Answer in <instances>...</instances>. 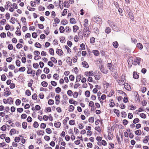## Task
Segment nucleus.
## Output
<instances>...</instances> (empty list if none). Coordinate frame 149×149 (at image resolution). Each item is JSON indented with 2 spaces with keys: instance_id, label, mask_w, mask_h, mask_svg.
<instances>
[{
  "instance_id": "f257e3e1",
  "label": "nucleus",
  "mask_w": 149,
  "mask_h": 149,
  "mask_svg": "<svg viewBox=\"0 0 149 149\" xmlns=\"http://www.w3.org/2000/svg\"><path fill=\"white\" fill-rule=\"evenodd\" d=\"M108 23L109 24V26L112 28L113 30L116 31H118L119 29L115 25V23L109 20H108Z\"/></svg>"
},
{
  "instance_id": "f03ea898",
  "label": "nucleus",
  "mask_w": 149,
  "mask_h": 149,
  "mask_svg": "<svg viewBox=\"0 0 149 149\" xmlns=\"http://www.w3.org/2000/svg\"><path fill=\"white\" fill-rule=\"evenodd\" d=\"M93 19L94 22L99 24H101L102 22V19L98 16H95L93 17Z\"/></svg>"
},
{
  "instance_id": "7ed1b4c3",
  "label": "nucleus",
  "mask_w": 149,
  "mask_h": 149,
  "mask_svg": "<svg viewBox=\"0 0 149 149\" xmlns=\"http://www.w3.org/2000/svg\"><path fill=\"white\" fill-rule=\"evenodd\" d=\"M125 76L124 74H123L121 77L120 79L118 80V83L119 85H123L125 84Z\"/></svg>"
},
{
  "instance_id": "20e7f679",
  "label": "nucleus",
  "mask_w": 149,
  "mask_h": 149,
  "mask_svg": "<svg viewBox=\"0 0 149 149\" xmlns=\"http://www.w3.org/2000/svg\"><path fill=\"white\" fill-rule=\"evenodd\" d=\"M142 60V59L140 58L136 57L134 59V65H140Z\"/></svg>"
},
{
  "instance_id": "39448f33",
  "label": "nucleus",
  "mask_w": 149,
  "mask_h": 149,
  "mask_svg": "<svg viewBox=\"0 0 149 149\" xmlns=\"http://www.w3.org/2000/svg\"><path fill=\"white\" fill-rule=\"evenodd\" d=\"M84 26L85 27L84 29V30L88 29V27H87L88 26V20L87 19H85L84 20Z\"/></svg>"
},
{
  "instance_id": "423d86ee",
  "label": "nucleus",
  "mask_w": 149,
  "mask_h": 149,
  "mask_svg": "<svg viewBox=\"0 0 149 149\" xmlns=\"http://www.w3.org/2000/svg\"><path fill=\"white\" fill-rule=\"evenodd\" d=\"M9 89V88H7L4 89V91H5L3 95L4 96L7 97L11 94V92L8 91Z\"/></svg>"
},
{
  "instance_id": "0eeeda50",
  "label": "nucleus",
  "mask_w": 149,
  "mask_h": 149,
  "mask_svg": "<svg viewBox=\"0 0 149 149\" xmlns=\"http://www.w3.org/2000/svg\"><path fill=\"white\" fill-rule=\"evenodd\" d=\"M124 85V87L125 89L128 91L131 90V87L128 83L125 84Z\"/></svg>"
},
{
  "instance_id": "6e6552de",
  "label": "nucleus",
  "mask_w": 149,
  "mask_h": 149,
  "mask_svg": "<svg viewBox=\"0 0 149 149\" xmlns=\"http://www.w3.org/2000/svg\"><path fill=\"white\" fill-rule=\"evenodd\" d=\"M129 63L128 61V63L129 66H130V67H131L132 64H133L134 65V62H133V58H129Z\"/></svg>"
},
{
  "instance_id": "1a4fd4ad",
  "label": "nucleus",
  "mask_w": 149,
  "mask_h": 149,
  "mask_svg": "<svg viewBox=\"0 0 149 149\" xmlns=\"http://www.w3.org/2000/svg\"><path fill=\"white\" fill-rule=\"evenodd\" d=\"M93 71L86 72H85V74L87 76H91L93 75Z\"/></svg>"
},
{
  "instance_id": "9d476101",
  "label": "nucleus",
  "mask_w": 149,
  "mask_h": 149,
  "mask_svg": "<svg viewBox=\"0 0 149 149\" xmlns=\"http://www.w3.org/2000/svg\"><path fill=\"white\" fill-rule=\"evenodd\" d=\"M100 71L102 73L105 74H106L107 73V71L106 70H105L104 68V67L103 66L101 65L100 67Z\"/></svg>"
},
{
  "instance_id": "9b49d317",
  "label": "nucleus",
  "mask_w": 149,
  "mask_h": 149,
  "mask_svg": "<svg viewBox=\"0 0 149 149\" xmlns=\"http://www.w3.org/2000/svg\"><path fill=\"white\" fill-rule=\"evenodd\" d=\"M135 100L136 102L139 103L140 102V98L138 93L136 95L135 97Z\"/></svg>"
},
{
  "instance_id": "f8f14e48",
  "label": "nucleus",
  "mask_w": 149,
  "mask_h": 149,
  "mask_svg": "<svg viewBox=\"0 0 149 149\" xmlns=\"http://www.w3.org/2000/svg\"><path fill=\"white\" fill-rule=\"evenodd\" d=\"M89 29L85 30H86L85 31H84V34L85 35V36L87 37L88 36L89 34L90 33V31L89 30Z\"/></svg>"
},
{
  "instance_id": "ddd939ff",
  "label": "nucleus",
  "mask_w": 149,
  "mask_h": 149,
  "mask_svg": "<svg viewBox=\"0 0 149 149\" xmlns=\"http://www.w3.org/2000/svg\"><path fill=\"white\" fill-rule=\"evenodd\" d=\"M16 133V131L14 128L11 129L10 131V135H12Z\"/></svg>"
},
{
  "instance_id": "4468645a",
  "label": "nucleus",
  "mask_w": 149,
  "mask_h": 149,
  "mask_svg": "<svg viewBox=\"0 0 149 149\" xmlns=\"http://www.w3.org/2000/svg\"><path fill=\"white\" fill-rule=\"evenodd\" d=\"M56 53L59 55H62L63 54V52L61 49H58L57 50Z\"/></svg>"
},
{
  "instance_id": "2eb2a0df",
  "label": "nucleus",
  "mask_w": 149,
  "mask_h": 149,
  "mask_svg": "<svg viewBox=\"0 0 149 149\" xmlns=\"http://www.w3.org/2000/svg\"><path fill=\"white\" fill-rule=\"evenodd\" d=\"M107 67L109 68V69L111 71H112L113 70V68H112V65L110 63H109L107 64Z\"/></svg>"
},
{
  "instance_id": "dca6fc26",
  "label": "nucleus",
  "mask_w": 149,
  "mask_h": 149,
  "mask_svg": "<svg viewBox=\"0 0 149 149\" xmlns=\"http://www.w3.org/2000/svg\"><path fill=\"white\" fill-rule=\"evenodd\" d=\"M136 47L139 49L141 50L143 48L142 45L141 43H137L136 45Z\"/></svg>"
},
{
  "instance_id": "f3484780",
  "label": "nucleus",
  "mask_w": 149,
  "mask_h": 149,
  "mask_svg": "<svg viewBox=\"0 0 149 149\" xmlns=\"http://www.w3.org/2000/svg\"><path fill=\"white\" fill-rule=\"evenodd\" d=\"M61 123L60 122L55 123H54V126L57 128H59L61 126Z\"/></svg>"
},
{
  "instance_id": "a211bd4d",
  "label": "nucleus",
  "mask_w": 149,
  "mask_h": 149,
  "mask_svg": "<svg viewBox=\"0 0 149 149\" xmlns=\"http://www.w3.org/2000/svg\"><path fill=\"white\" fill-rule=\"evenodd\" d=\"M133 78L135 79H137L139 77V75H138L137 73L136 72H133Z\"/></svg>"
},
{
  "instance_id": "6ab92c4d",
  "label": "nucleus",
  "mask_w": 149,
  "mask_h": 149,
  "mask_svg": "<svg viewBox=\"0 0 149 149\" xmlns=\"http://www.w3.org/2000/svg\"><path fill=\"white\" fill-rule=\"evenodd\" d=\"M82 64L84 67L86 68H88L89 67L88 63L85 61H83L82 62Z\"/></svg>"
},
{
  "instance_id": "aec40b11",
  "label": "nucleus",
  "mask_w": 149,
  "mask_h": 149,
  "mask_svg": "<svg viewBox=\"0 0 149 149\" xmlns=\"http://www.w3.org/2000/svg\"><path fill=\"white\" fill-rule=\"evenodd\" d=\"M74 109V107L72 105H70L69 107L68 111L70 112L73 111Z\"/></svg>"
},
{
  "instance_id": "412c9836",
  "label": "nucleus",
  "mask_w": 149,
  "mask_h": 149,
  "mask_svg": "<svg viewBox=\"0 0 149 149\" xmlns=\"http://www.w3.org/2000/svg\"><path fill=\"white\" fill-rule=\"evenodd\" d=\"M73 31L74 32H76L77 30H78L79 29V27L77 25H75L73 26Z\"/></svg>"
},
{
  "instance_id": "4be33fe9",
  "label": "nucleus",
  "mask_w": 149,
  "mask_h": 149,
  "mask_svg": "<svg viewBox=\"0 0 149 149\" xmlns=\"http://www.w3.org/2000/svg\"><path fill=\"white\" fill-rule=\"evenodd\" d=\"M7 102L10 103H8L10 104H12L13 103V101L12 99V98L11 97H8L7 99Z\"/></svg>"
},
{
  "instance_id": "5701e85b",
  "label": "nucleus",
  "mask_w": 149,
  "mask_h": 149,
  "mask_svg": "<svg viewBox=\"0 0 149 149\" xmlns=\"http://www.w3.org/2000/svg\"><path fill=\"white\" fill-rule=\"evenodd\" d=\"M113 45L115 48H117L118 46V44L117 41H115L113 43Z\"/></svg>"
},
{
  "instance_id": "b1692460",
  "label": "nucleus",
  "mask_w": 149,
  "mask_h": 149,
  "mask_svg": "<svg viewBox=\"0 0 149 149\" xmlns=\"http://www.w3.org/2000/svg\"><path fill=\"white\" fill-rule=\"evenodd\" d=\"M135 134L137 135H140L142 133L141 131L139 130L135 131Z\"/></svg>"
},
{
  "instance_id": "393cba45",
  "label": "nucleus",
  "mask_w": 149,
  "mask_h": 149,
  "mask_svg": "<svg viewBox=\"0 0 149 149\" xmlns=\"http://www.w3.org/2000/svg\"><path fill=\"white\" fill-rule=\"evenodd\" d=\"M111 31V29L109 27H107L105 29V32L107 33H109Z\"/></svg>"
},
{
  "instance_id": "a878e982",
  "label": "nucleus",
  "mask_w": 149,
  "mask_h": 149,
  "mask_svg": "<svg viewBox=\"0 0 149 149\" xmlns=\"http://www.w3.org/2000/svg\"><path fill=\"white\" fill-rule=\"evenodd\" d=\"M49 27H47L46 29L44 31V33L45 34L47 35H48L49 33Z\"/></svg>"
},
{
  "instance_id": "bb28decb",
  "label": "nucleus",
  "mask_w": 149,
  "mask_h": 149,
  "mask_svg": "<svg viewBox=\"0 0 149 149\" xmlns=\"http://www.w3.org/2000/svg\"><path fill=\"white\" fill-rule=\"evenodd\" d=\"M108 139L109 140H112L113 138V135L111 134V133L109 132L108 135Z\"/></svg>"
},
{
  "instance_id": "cd10ccee",
  "label": "nucleus",
  "mask_w": 149,
  "mask_h": 149,
  "mask_svg": "<svg viewBox=\"0 0 149 149\" xmlns=\"http://www.w3.org/2000/svg\"><path fill=\"white\" fill-rule=\"evenodd\" d=\"M70 21L71 24H75L76 22L75 19L74 18H70Z\"/></svg>"
},
{
  "instance_id": "c85d7f7f",
  "label": "nucleus",
  "mask_w": 149,
  "mask_h": 149,
  "mask_svg": "<svg viewBox=\"0 0 149 149\" xmlns=\"http://www.w3.org/2000/svg\"><path fill=\"white\" fill-rule=\"evenodd\" d=\"M27 123L26 122H23L22 123V127L24 129H26L27 127Z\"/></svg>"
},
{
  "instance_id": "c756f323",
  "label": "nucleus",
  "mask_w": 149,
  "mask_h": 149,
  "mask_svg": "<svg viewBox=\"0 0 149 149\" xmlns=\"http://www.w3.org/2000/svg\"><path fill=\"white\" fill-rule=\"evenodd\" d=\"M93 53L96 56H98L99 54V52L97 50H93Z\"/></svg>"
},
{
  "instance_id": "7c9ffc66",
  "label": "nucleus",
  "mask_w": 149,
  "mask_h": 149,
  "mask_svg": "<svg viewBox=\"0 0 149 149\" xmlns=\"http://www.w3.org/2000/svg\"><path fill=\"white\" fill-rule=\"evenodd\" d=\"M43 71L45 73L47 74L49 72V70L48 68L46 67L44 68Z\"/></svg>"
},
{
  "instance_id": "2f4dec72",
  "label": "nucleus",
  "mask_w": 149,
  "mask_h": 149,
  "mask_svg": "<svg viewBox=\"0 0 149 149\" xmlns=\"http://www.w3.org/2000/svg\"><path fill=\"white\" fill-rule=\"evenodd\" d=\"M59 31L61 33H63L65 31V29L64 27L61 26L59 28Z\"/></svg>"
},
{
  "instance_id": "473e14b6",
  "label": "nucleus",
  "mask_w": 149,
  "mask_h": 149,
  "mask_svg": "<svg viewBox=\"0 0 149 149\" xmlns=\"http://www.w3.org/2000/svg\"><path fill=\"white\" fill-rule=\"evenodd\" d=\"M42 85L44 87H46L48 85V84L47 82L43 81L41 83Z\"/></svg>"
},
{
  "instance_id": "72a5a7b5",
  "label": "nucleus",
  "mask_w": 149,
  "mask_h": 149,
  "mask_svg": "<svg viewBox=\"0 0 149 149\" xmlns=\"http://www.w3.org/2000/svg\"><path fill=\"white\" fill-rule=\"evenodd\" d=\"M75 121L73 120H70L69 122V124L70 125H74L75 124Z\"/></svg>"
},
{
  "instance_id": "f704fd0d",
  "label": "nucleus",
  "mask_w": 149,
  "mask_h": 149,
  "mask_svg": "<svg viewBox=\"0 0 149 149\" xmlns=\"http://www.w3.org/2000/svg\"><path fill=\"white\" fill-rule=\"evenodd\" d=\"M85 95L87 97H88L90 96V92L88 91H86L85 92Z\"/></svg>"
},
{
  "instance_id": "c9c22d12",
  "label": "nucleus",
  "mask_w": 149,
  "mask_h": 149,
  "mask_svg": "<svg viewBox=\"0 0 149 149\" xmlns=\"http://www.w3.org/2000/svg\"><path fill=\"white\" fill-rule=\"evenodd\" d=\"M27 73L28 74H33V76L35 75L36 71L35 70H31L30 72L27 71Z\"/></svg>"
},
{
  "instance_id": "e433bc0d",
  "label": "nucleus",
  "mask_w": 149,
  "mask_h": 149,
  "mask_svg": "<svg viewBox=\"0 0 149 149\" xmlns=\"http://www.w3.org/2000/svg\"><path fill=\"white\" fill-rule=\"evenodd\" d=\"M61 91V88L59 87L56 88L55 89V91L57 93H59Z\"/></svg>"
},
{
  "instance_id": "4c0bfd02",
  "label": "nucleus",
  "mask_w": 149,
  "mask_h": 149,
  "mask_svg": "<svg viewBox=\"0 0 149 149\" xmlns=\"http://www.w3.org/2000/svg\"><path fill=\"white\" fill-rule=\"evenodd\" d=\"M68 1H65L64 2V6L65 7H68L69 6V4L68 3Z\"/></svg>"
},
{
  "instance_id": "58836bf2",
  "label": "nucleus",
  "mask_w": 149,
  "mask_h": 149,
  "mask_svg": "<svg viewBox=\"0 0 149 149\" xmlns=\"http://www.w3.org/2000/svg\"><path fill=\"white\" fill-rule=\"evenodd\" d=\"M35 46L37 48H40L41 47V45L39 43L37 42L35 44Z\"/></svg>"
},
{
  "instance_id": "ea45409f",
  "label": "nucleus",
  "mask_w": 149,
  "mask_h": 149,
  "mask_svg": "<svg viewBox=\"0 0 149 149\" xmlns=\"http://www.w3.org/2000/svg\"><path fill=\"white\" fill-rule=\"evenodd\" d=\"M15 19L14 17H12L11 18L10 20V22L12 24H14L15 23Z\"/></svg>"
},
{
  "instance_id": "a19ab883",
  "label": "nucleus",
  "mask_w": 149,
  "mask_h": 149,
  "mask_svg": "<svg viewBox=\"0 0 149 149\" xmlns=\"http://www.w3.org/2000/svg\"><path fill=\"white\" fill-rule=\"evenodd\" d=\"M54 101L52 99H49L48 101V104L50 105H52L54 104Z\"/></svg>"
},
{
  "instance_id": "79ce46f5",
  "label": "nucleus",
  "mask_w": 149,
  "mask_h": 149,
  "mask_svg": "<svg viewBox=\"0 0 149 149\" xmlns=\"http://www.w3.org/2000/svg\"><path fill=\"white\" fill-rule=\"evenodd\" d=\"M33 127L35 128H37L39 126V124L36 121H35L33 124Z\"/></svg>"
},
{
  "instance_id": "37998d69",
  "label": "nucleus",
  "mask_w": 149,
  "mask_h": 149,
  "mask_svg": "<svg viewBox=\"0 0 149 149\" xmlns=\"http://www.w3.org/2000/svg\"><path fill=\"white\" fill-rule=\"evenodd\" d=\"M6 79V77L5 75L3 74L1 76V79L2 81H5Z\"/></svg>"
},
{
  "instance_id": "c03bdc74",
  "label": "nucleus",
  "mask_w": 149,
  "mask_h": 149,
  "mask_svg": "<svg viewBox=\"0 0 149 149\" xmlns=\"http://www.w3.org/2000/svg\"><path fill=\"white\" fill-rule=\"evenodd\" d=\"M46 132L48 134H50L52 133V130L50 128H48L46 129Z\"/></svg>"
},
{
  "instance_id": "a18cd8bd",
  "label": "nucleus",
  "mask_w": 149,
  "mask_h": 149,
  "mask_svg": "<svg viewBox=\"0 0 149 149\" xmlns=\"http://www.w3.org/2000/svg\"><path fill=\"white\" fill-rule=\"evenodd\" d=\"M50 59L54 63H57V61L54 57H51L50 58Z\"/></svg>"
},
{
  "instance_id": "49530a36",
  "label": "nucleus",
  "mask_w": 149,
  "mask_h": 149,
  "mask_svg": "<svg viewBox=\"0 0 149 149\" xmlns=\"http://www.w3.org/2000/svg\"><path fill=\"white\" fill-rule=\"evenodd\" d=\"M25 94L28 96H30L31 95V92L29 90H27L26 91Z\"/></svg>"
},
{
  "instance_id": "de8ad7c7",
  "label": "nucleus",
  "mask_w": 149,
  "mask_h": 149,
  "mask_svg": "<svg viewBox=\"0 0 149 149\" xmlns=\"http://www.w3.org/2000/svg\"><path fill=\"white\" fill-rule=\"evenodd\" d=\"M139 121V119L138 118H135L133 121V123L134 124H136L138 123Z\"/></svg>"
},
{
  "instance_id": "09e8293b",
  "label": "nucleus",
  "mask_w": 149,
  "mask_h": 149,
  "mask_svg": "<svg viewBox=\"0 0 149 149\" xmlns=\"http://www.w3.org/2000/svg\"><path fill=\"white\" fill-rule=\"evenodd\" d=\"M42 72V70H40L39 69L37 71L36 73V75L37 76H38L41 74Z\"/></svg>"
},
{
  "instance_id": "8fccbe9b",
  "label": "nucleus",
  "mask_w": 149,
  "mask_h": 149,
  "mask_svg": "<svg viewBox=\"0 0 149 149\" xmlns=\"http://www.w3.org/2000/svg\"><path fill=\"white\" fill-rule=\"evenodd\" d=\"M114 93V91H113L111 90L109 93V94L108 95V96L109 97H110Z\"/></svg>"
},
{
  "instance_id": "3c124183",
  "label": "nucleus",
  "mask_w": 149,
  "mask_h": 149,
  "mask_svg": "<svg viewBox=\"0 0 149 149\" xmlns=\"http://www.w3.org/2000/svg\"><path fill=\"white\" fill-rule=\"evenodd\" d=\"M6 20L5 19H3L2 20L0 21V24L2 25H3L5 24V22H6Z\"/></svg>"
},
{
  "instance_id": "603ef678",
  "label": "nucleus",
  "mask_w": 149,
  "mask_h": 149,
  "mask_svg": "<svg viewBox=\"0 0 149 149\" xmlns=\"http://www.w3.org/2000/svg\"><path fill=\"white\" fill-rule=\"evenodd\" d=\"M72 92L70 90H69L67 91V94L69 96H72Z\"/></svg>"
},
{
  "instance_id": "864d4df0",
  "label": "nucleus",
  "mask_w": 149,
  "mask_h": 149,
  "mask_svg": "<svg viewBox=\"0 0 149 149\" xmlns=\"http://www.w3.org/2000/svg\"><path fill=\"white\" fill-rule=\"evenodd\" d=\"M37 98V95L36 93H34L32 95V98L33 99L36 100Z\"/></svg>"
},
{
  "instance_id": "5fc2aeb1",
  "label": "nucleus",
  "mask_w": 149,
  "mask_h": 149,
  "mask_svg": "<svg viewBox=\"0 0 149 149\" xmlns=\"http://www.w3.org/2000/svg\"><path fill=\"white\" fill-rule=\"evenodd\" d=\"M140 116L143 118L145 119L146 118V115L144 113H141L140 114Z\"/></svg>"
},
{
  "instance_id": "6e6d98bb",
  "label": "nucleus",
  "mask_w": 149,
  "mask_h": 149,
  "mask_svg": "<svg viewBox=\"0 0 149 149\" xmlns=\"http://www.w3.org/2000/svg\"><path fill=\"white\" fill-rule=\"evenodd\" d=\"M21 101L19 99H17L15 102V104L16 105L18 106L21 103Z\"/></svg>"
},
{
  "instance_id": "4d7b16f0",
  "label": "nucleus",
  "mask_w": 149,
  "mask_h": 149,
  "mask_svg": "<svg viewBox=\"0 0 149 149\" xmlns=\"http://www.w3.org/2000/svg\"><path fill=\"white\" fill-rule=\"evenodd\" d=\"M25 68L24 67H22L20 68L18 70V71L20 72H24L25 70Z\"/></svg>"
},
{
  "instance_id": "13d9d810",
  "label": "nucleus",
  "mask_w": 149,
  "mask_h": 149,
  "mask_svg": "<svg viewBox=\"0 0 149 149\" xmlns=\"http://www.w3.org/2000/svg\"><path fill=\"white\" fill-rule=\"evenodd\" d=\"M66 32L67 33H69L70 32L71 30L70 29L69 26H67L65 28Z\"/></svg>"
},
{
  "instance_id": "bf43d9fd",
  "label": "nucleus",
  "mask_w": 149,
  "mask_h": 149,
  "mask_svg": "<svg viewBox=\"0 0 149 149\" xmlns=\"http://www.w3.org/2000/svg\"><path fill=\"white\" fill-rule=\"evenodd\" d=\"M61 22L63 23L62 24L63 25H65L68 23L67 20L65 19H63L61 21Z\"/></svg>"
},
{
  "instance_id": "052dcab7",
  "label": "nucleus",
  "mask_w": 149,
  "mask_h": 149,
  "mask_svg": "<svg viewBox=\"0 0 149 149\" xmlns=\"http://www.w3.org/2000/svg\"><path fill=\"white\" fill-rule=\"evenodd\" d=\"M94 118L93 117H90L88 119V121L89 122L92 123L94 122Z\"/></svg>"
},
{
  "instance_id": "680f3d73",
  "label": "nucleus",
  "mask_w": 149,
  "mask_h": 149,
  "mask_svg": "<svg viewBox=\"0 0 149 149\" xmlns=\"http://www.w3.org/2000/svg\"><path fill=\"white\" fill-rule=\"evenodd\" d=\"M47 64L48 65L51 67H52L54 66L53 63L51 61H49L48 62Z\"/></svg>"
},
{
  "instance_id": "e2e57ef3",
  "label": "nucleus",
  "mask_w": 149,
  "mask_h": 149,
  "mask_svg": "<svg viewBox=\"0 0 149 149\" xmlns=\"http://www.w3.org/2000/svg\"><path fill=\"white\" fill-rule=\"evenodd\" d=\"M46 127V124L45 123H42L40 125V127L44 129Z\"/></svg>"
},
{
  "instance_id": "0e129e2a",
  "label": "nucleus",
  "mask_w": 149,
  "mask_h": 149,
  "mask_svg": "<svg viewBox=\"0 0 149 149\" xmlns=\"http://www.w3.org/2000/svg\"><path fill=\"white\" fill-rule=\"evenodd\" d=\"M53 77L55 78V79H56L57 80L59 78L58 75L56 73L54 74Z\"/></svg>"
},
{
  "instance_id": "69168bd1",
  "label": "nucleus",
  "mask_w": 149,
  "mask_h": 149,
  "mask_svg": "<svg viewBox=\"0 0 149 149\" xmlns=\"http://www.w3.org/2000/svg\"><path fill=\"white\" fill-rule=\"evenodd\" d=\"M54 20L56 24H58L60 21V20L57 17L55 18Z\"/></svg>"
},
{
  "instance_id": "338daca9",
  "label": "nucleus",
  "mask_w": 149,
  "mask_h": 149,
  "mask_svg": "<svg viewBox=\"0 0 149 149\" xmlns=\"http://www.w3.org/2000/svg\"><path fill=\"white\" fill-rule=\"evenodd\" d=\"M27 116L25 114H23L21 115V118L22 119H24L26 118Z\"/></svg>"
},
{
  "instance_id": "774afa93",
  "label": "nucleus",
  "mask_w": 149,
  "mask_h": 149,
  "mask_svg": "<svg viewBox=\"0 0 149 149\" xmlns=\"http://www.w3.org/2000/svg\"><path fill=\"white\" fill-rule=\"evenodd\" d=\"M16 47L17 48L20 49L22 47V45L18 43L16 45Z\"/></svg>"
}]
</instances>
